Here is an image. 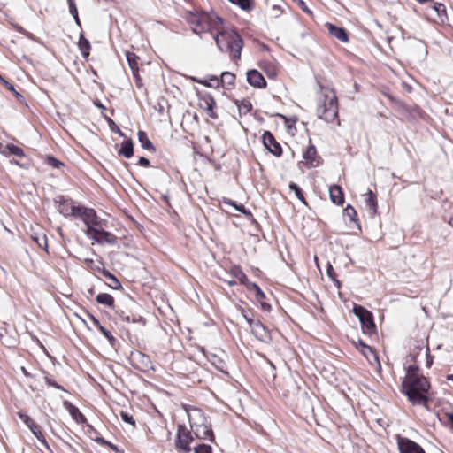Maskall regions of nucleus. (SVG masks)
Here are the masks:
<instances>
[{
    "label": "nucleus",
    "mask_w": 453,
    "mask_h": 453,
    "mask_svg": "<svg viewBox=\"0 0 453 453\" xmlns=\"http://www.w3.org/2000/svg\"><path fill=\"white\" fill-rule=\"evenodd\" d=\"M185 19L194 33L212 35L219 50L229 53L231 60L237 62L241 59L242 38L235 30L226 29L223 19L216 13L195 10L188 12Z\"/></svg>",
    "instance_id": "obj_1"
},
{
    "label": "nucleus",
    "mask_w": 453,
    "mask_h": 453,
    "mask_svg": "<svg viewBox=\"0 0 453 453\" xmlns=\"http://www.w3.org/2000/svg\"><path fill=\"white\" fill-rule=\"evenodd\" d=\"M430 382L417 365H410L402 382L401 392L412 405L428 406Z\"/></svg>",
    "instance_id": "obj_2"
},
{
    "label": "nucleus",
    "mask_w": 453,
    "mask_h": 453,
    "mask_svg": "<svg viewBox=\"0 0 453 453\" xmlns=\"http://www.w3.org/2000/svg\"><path fill=\"white\" fill-rule=\"evenodd\" d=\"M320 96L316 107L317 117L326 123L341 125L339 118V101L333 88L320 85Z\"/></svg>",
    "instance_id": "obj_3"
},
{
    "label": "nucleus",
    "mask_w": 453,
    "mask_h": 453,
    "mask_svg": "<svg viewBox=\"0 0 453 453\" xmlns=\"http://www.w3.org/2000/svg\"><path fill=\"white\" fill-rule=\"evenodd\" d=\"M56 203H58V210L65 217L81 218L87 207L76 205L75 202L71 198H66L64 196H58Z\"/></svg>",
    "instance_id": "obj_4"
},
{
    "label": "nucleus",
    "mask_w": 453,
    "mask_h": 453,
    "mask_svg": "<svg viewBox=\"0 0 453 453\" xmlns=\"http://www.w3.org/2000/svg\"><path fill=\"white\" fill-rule=\"evenodd\" d=\"M353 312L359 319L364 334L372 335L377 333L373 315L370 311L361 305H355Z\"/></svg>",
    "instance_id": "obj_5"
},
{
    "label": "nucleus",
    "mask_w": 453,
    "mask_h": 453,
    "mask_svg": "<svg viewBox=\"0 0 453 453\" xmlns=\"http://www.w3.org/2000/svg\"><path fill=\"white\" fill-rule=\"evenodd\" d=\"M323 164L322 157L319 155L316 146L312 143V140H309V145L303 151V160L299 162V165H304L306 168H316Z\"/></svg>",
    "instance_id": "obj_6"
},
{
    "label": "nucleus",
    "mask_w": 453,
    "mask_h": 453,
    "mask_svg": "<svg viewBox=\"0 0 453 453\" xmlns=\"http://www.w3.org/2000/svg\"><path fill=\"white\" fill-rule=\"evenodd\" d=\"M81 220L87 226V229L85 231L86 235L90 234V231L94 229H100L102 228L106 221L101 219L96 211L92 208H87L86 211H84L83 214L81 215Z\"/></svg>",
    "instance_id": "obj_7"
},
{
    "label": "nucleus",
    "mask_w": 453,
    "mask_h": 453,
    "mask_svg": "<svg viewBox=\"0 0 453 453\" xmlns=\"http://www.w3.org/2000/svg\"><path fill=\"white\" fill-rule=\"evenodd\" d=\"M19 418L26 424V426L30 429L32 434L37 438V440L46 448L50 449V446L46 441L45 435L42 431V427L38 425L30 416L27 414L19 411Z\"/></svg>",
    "instance_id": "obj_8"
},
{
    "label": "nucleus",
    "mask_w": 453,
    "mask_h": 453,
    "mask_svg": "<svg viewBox=\"0 0 453 453\" xmlns=\"http://www.w3.org/2000/svg\"><path fill=\"white\" fill-rule=\"evenodd\" d=\"M192 434V431L188 430L183 426H180L178 427L175 440L176 449L181 450L184 453H189L191 451L190 444L194 440Z\"/></svg>",
    "instance_id": "obj_9"
},
{
    "label": "nucleus",
    "mask_w": 453,
    "mask_h": 453,
    "mask_svg": "<svg viewBox=\"0 0 453 453\" xmlns=\"http://www.w3.org/2000/svg\"><path fill=\"white\" fill-rule=\"evenodd\" d=\"M262 142L265 148L276 157H280L283 154V149L280 143L276 140L270 131H264L262 134Z\"/></svg>",
    "instance_id": "obj_10"
},
{
    "label": "nucleus",
    "mask_w": 453,
    "mask_h": 453,
    "mask_svg": "<svg viewBox=\"0 0 453 453\" xmlns=\"http://www.w3.org/2000/svg\"><path fill=\"white\" fill-rule=\"evenodd\" d=\"M88 237L99 244L114 245L118 242V237L111 232L105 231L104 226L100 229H92Z\"/></svg>",
    "instance_id": "obj_11"
},
{
    "label": "nucleus",
    "mask_w": 453,
    "mask_h": 453,
    "mask_svg": "<svg viewBox=\"0 0 453 453\" xmlns=\"http://www.w3.org/2000/svg\"><path fill=\"white\" fill-rule=\"evenodd\" d=\"M396 440L400 453H426L420 445L409 438L397 436Z\"/></svg>",
    "instance_id": "obj_12"
},
{
    "label": "nucleus",
    "mask_w": 453,
    "mask_h": 453,
    "mask_svg": "<svg viewBox=\"0 0 453 453\" xmlns=\"http://www.w3.org/2000/svg\"><path fill=\"white\" fill-rule=\"evenodd\" d=\"M191 431L196 436V438L199 440H209L211 441H214V434L210 426L207 424L202 423H192L190 425Z\"/></svg>",
    "instance_id": "obj_13"
},
{
    "label": "nucleus",
    "mask_w": 453,
    "mask_h": 453,
    "mask_svg": "<svg viewBox=\"0 0 453 453\" xmlns=\"http://www.w3.org/2000/svg\"><path fill=\"white\" fill-rule=\"evenodd\" d=\"M126 57H127V60L128 62V65H129V67L132 71L133 76L134 78L136 87H138V88L142 87V79L139 73L140 58L134 52H130V51L126 52Z\"/></svg>",
    "instance_id": "obj_14"
},
{
    "label": "nucleus",
    "mask_w": 453,
    "mask_h": 453,
    "mask_svg": "<svg viewBox=\"0 0 453 453\" xmlns=\"http://www.w3.org/2000/svg\"><path fill=\"white\" fill-rule=\"evenodd\" d=\"M199 105L203 109L209 117L211 119H218V114L215 111L216 101L211 94H203L199 97Z\"/></svg>",
    "instance_id": "obj_15"
},
{
    "label": "nucleus",
    "mask_w": 453,
    "mask_h": 453,
    "mask_svg": "<svg viewBox=\"0 0 453 453\" xmlns=\"http://www.w3.org/2000/svg\"><path fill=\"white\" fill-rule=\"evenodd\" d=\"M258 67L269 79H275L279 73L278 63L272 58H265L259 61Z\"/></svg>",
    "instance_id": "obj_16"
},
{
    "label": "nucleus",
    "mask_w": 453,
    "mask_h": 453,
    "mask_svg": "<svg viewBox=\"0 0 453 453\" xmlns=\"http://www.w3.org/2000/svg\"><path fill=\"white\" fill-rule=\"evenodd\" d=\"M248 83L257 88H266V81L264 76L256 69H252L247 72Z\"/></svg>",
    "instance_id": "obj_17"
},
{
    "label": "nucleus",
    "mask_w": 453,
    "mask_h": 453,
    "mask_svg": "<svg viewBox=\"0 0 453 453\" xmlns=\"http://www.w3.org/2000/svg\"><path fill=\"white\" fill-rule=\"evenodd\" d=\"M358 344L360 346V348H358L360 352L366 357L368 362L372 365H377L380 366V363L377 352L361 340H359Z\"/></svg>",
    "instance_id": "obj_18"
},
{
    "label": "nucleus",
    "mask_w": 453,
    "mask_h": 453,
    "mask_svg": "<svg viewBox=\"0 0 453 453\" xmlns=\"http://www.w3.org/2000/svg\"><path fill=\"white\" fill-rule=\"evenodd\" d=\"M252 334L257 339L262 342H267L270 340V333L267 328L259 321L256 320L250 326Z\"/></svg>",
    "instance_id": "obj_19"
},
{
    "label": "nucleus",
    "mask_w": 453,
    "mask_h": 453,
    "mask_svg": "<svg viewBox=\"0 0 453 453\" xmlns=\"http://www.w3.org/2000/svg\"><path fill=\"white\" fill-rule=\"evenodd\" d=\"M0 154L5 157H9L11 155L16 156L18 157H25L24 150L20 147L12 143L4 144L0 142Z\"/></svg>",
    "instance_id": "obj_20"
},
{
    "label": "nucleus",
    "mask_w": 453,
    "mask_h": 453,
    "mask_svg": "<svg viewBox=\"0 0 453 453\" xmlns=\"http://www.w3.org/2000/svg\"><path fill=\"white\" fill-rule=\"evenodd\" d=\"M326 27L330 35L337 38L342 42H348L349 37L348 32L343 27H337L331 23H326Z\"/></svg>",
    "instance_id": "obj_21"
},
{
    "label": "nucleus",
    "mask_w": 453,
    "mask_h": 453,
    "mask_svg": "<svg viewBox=\"0 0 453 453\" xmlns=\"http://www.w3.org/2000/svg\"><path fill=\"white\" fill-rule=\"evenodd\" d=\"M329 196L333 203L342 206L345 202L343 190L339 185H332L329 188Z\"/></svg>",
    "instance_id": "obj_22"
},
{
    "label": "nucleus",
    "mask_w": 453,
    "mask_h": 453,
    "mask_svg": "<svg viewBox=\"0 0 453 453\" xmlns=\"http://www.w3.org/2000/svg\"><path fill=\"white\" fill-rule=\"evenodd\" d=\"M65 408L68 411L71 417L78 423L84 424L87 422L86 417L80 411L79 408L68 401L64 402Z\"/></svg>",
    "instance_id": "obj_23"
},
{
    "label": "nucleus",
    "mask_w": 453,
    "mask_h": 453,
    "mask_svg": "<svg viewBox=\"0 0 453 453\" xmlns=\"http://www.w3.org/2000/svg\"><path fill=\"white\" fill-rule=\"evenodd\" d=\"M228 272L230 275L238 280L240 284L245 286L249 282V279L245 273L242 271L241 265H233L230 266Z\"/></svg>",
    "instance_id": "obj_24"
},
{
    "label": "nucleus",
    "mask_w": 453,
    "mask_h": 453,
    "mask_svg": "<svg viewBox=\"0 0 453 453\" xmlns=\"http://www.w3.org/2000/svg\"><path fill=\"white\" fill-rule=\"evenodd\" d=\"M236 76L231 72H223L220 75L221 87L225 89H232L235 85Z\"/></svg>",
    "instance_id": "obj_25"
},
{
    "label": "nucleus",
    "mask_w": 453,
    "mask_h": 453,
    "mask_svg": "<svg viewBox=\"0 0 453 453\" xmlns=\"http://www.w3.org/2000/svg\"><path fill=\"white\" fill-rule=\"evenodd\" d=\"M119 156L130 158L134 155V142L132 139H126L121 142L120 149L118 151Z\"/></svg>",
    "instance_id": "obj_26"
},
{
    "label": "nucleus",
    "mask_w": 453,
    "mask_h": 453,
    "mask_svg": "<svg viewBox=\"0 0 453 453\" xmlns=\"http://www.w3.org/2000/svg\"><path fill=\"white\" fill-rule=\"evenodd\" d=\"M78 48L81 53V56L88 59L90 54L91 44L89 41L85 37L84 33H81L79 36Z\"/></svg>",
    "instance_id": "obj_27"
},
{
    "label": "nucleus",
    "mask_w": 453,
    "mask_h": 453,
    "mask_svg": "<svg viewBox=\"0 0 453 453\" xmlns=\"http://www.w3.org/2000/svg\"><path fill=\"white\" fill-rule=\"evenodd\" d=\"M234 5L238 6L240 9L246 12H252L256 7L255 0H227Z\"/></svg>",
    "instance_id": "obj_28"
},
{
    "label": "nucleus",
    "mask_w": 453,
    "mask_h": 453,
    "mask_svg": "<svg viewBox=\"0 0 453 453\" xmlns=\"http://www.w3.org/2000/svg\"><path fill=\"white\" fill-rule=\"evenodd\" d=\"M138 140L142 145V147L149 151L155 152L156 148L149 139L145 131L139 130L137 133Z\"/></svg>",
    "instance_id": "obj_29"
},
{
    "label": "nucleus",
    "mask_w": 453,
    "mask_h": 453,
    "mask_svg": "<svg viewBox=\"0 0 453 453\" xmlns=\"http://www.w3.org/2000/svg\"><path fill=\"white\" fill-rule=\"evenodd\" d=\"M431 8L434 11L436 18L441 22H444L447 19L446 6L443 4L434 1L431 4Z\"/></svg>",
    "instance_id": "obj_30"
},
{
    "label": "nucleus",
    "mask_w": 453,
    "mask_h": 453,
    "mask_svg": "<svg viewBox=\"0 0 453 453\" xmlns=\"http://www.w3.org/2000/svg\"><path fill=\"white\" fill-rule=\"evenodd\" d=\"M365 203L372 214H375L378 208L377 196L372 190H368L365 194Z\"/></svg>",
    "instance_id": "obj_31"
},
{
    "label": "nucleus",
    "mask_w": 453,
    "mask_h": 453,
    "mask_svg": "<svg viewBox=\"0 0 453 453\" xmlns=\"http://www.w3.org/2000/svg\"><path fill=\"white\" fill-rule=\"evenodd\" d=\"M96 301L100 303L104 304L109 308H114L115 305V300L113 296L107 293H100L96 296Z\"/></svg>",
    "instance_id": "obj_32"
},
{
    "label": "nucleus",
    "mask_w": 453,
    "mask_h": 453,
    "mask_svg": "<svg viewBox=\"0 0 453 453\" xmlns=\"http://www.w3.org/2000/svg\"><path fill=\"white\" fill-rule=\"evenodd\" d=\"M235 104L240 115H246L252 110V104L249 99L236 100Z\"/></svg>",
    "instance_id": "obj_33"
},
{
    "label": "nucleus",
    "mask_w": 453,
    "mask_h": 453,
    "mask_svg": "<svg viewBox=\"0 0 453 453\" xmlns=\"http://www.w3.org/2000/svg\"><path fill=\"white\" fill-rule=\"evenodd\" d=\"M102 275L107 278L111 282L108 284L112 289H119L121 283L119 280L107 269L102 270Z\"/></svg>",
    "instance_id": "obj_34"
},
{
    "label": "nucleus",
    "mask_w": 453,
    "mask_h": 453,
    "mask_svg": "<svg viewBox=\"0 0 453 453\" xmlns=\"http://www.w3.org/2000/svg\"><path fill=\"white\" fill-rule=\"evenodd\" d=\"M0 81L4 88L11 91L19 102L23 103L25 101L24 96L15 89L14 86L11 82L4 80L2 76H0Z\"/></svg>",
    "instance_id": "obj_35"
},
{
    "label": "nucleus",
    "mask_w": 453,
    "mask_h": 453,
    "mask_svg": "<svg viewBox=\"0 0 453 453\" xmlns=\"http://www.w3.org/2000/svg\"><path fill=\"white\" fill-rule=\"evenodd\" d=\"M238 310L241 312V314L242 315V317L245 319V320L247 321L249 326H250L253 322L256 321L254 319V310L252 308L239 307Z\"/></svg>",
    "instance_id": "obj_36"
},
{
    "label": "nucleus",
    "mask_w": 453,
    "mask_h": 453,
    "mask_svg": "<svg viewBox=\"0 0 453 453\" xmlns=\"http://www.w3.org/2000/svg\"><path fill=\"white\" fill-rule=\"evenodd\" d=\"M343 214H344V216L349 218L351 222H353V223L358 222L357 212L352 205L348 204L345 207V209L343 210Z\"/></svg>",
    "instance_id": "obj_37"
},
{
    "label": "nucleus",
    "mask_w": 453,
    "mask_h": 453,
    "mask_svg": "<svg viewBox=\"0 0 453 453\" xmlns=\"http://www.w3.org/2000/svg\"><path fill=\"white\" fill-rule=\"evenodd\" d=\"M289 188L294 191L296 196L305 205V206H309V203L307 202V200L305 199L304 196H303V190L301 189V188L294 183V182H291L289 184Z\"/></svg>",
    "instance_id": "obj_38"
},
{
    "label": "nucleus",
    "mask_w": 453,
    "mask_h": 453,
    "mask_svg": "<svg viewBox=\"0 0 453 453\" xmlns=\"http://www.w3.org/2000/svg\"><path fill=\"white\" fill-rule=\"evenodd\" d=\"M85 265L88 270H90L93 273H101L102 270H104V267H102V263L96 264L93 259H86Z\"/></svg>",
    "instance_id": "obj_39"
},
{
    "label": "nucleus",
    "mask_w": 453,
    "mask_h": 453,
    "mask_svg": "<svg viewBox=\"0 0 453 453\" xmlns=\"http://www.w3.org/2000/svg\"><path fill=\"white\" fill-rule=\"evenodd\" d=\"M209 361L219 371L225 372V369L226 368V365L223 359L219 357L216 355H211V357L209 358Z\"/></svg>",
    "instance_id": "obj_40"
},
{
    "label": "nucleus",
    "mask_w": 453,
    "mask_h": 453,
    "mask_svg": "<svg viewBox=\"0 0 453 453\" xmlns=\"http://www.w3.org/2000/svg\"><path fill=\"white\" fill-rule=\"evenodd\" d=\"M439 419L443 426H448L453 431V413L444 412L440 416Z\"/></svg>",
    "instance_id": "obj_41"
},
{
    "label": "nucleus",
    "mask_w": 453,
    "mask_h": 453,
    "mask_svg": "<svg viewBox=\"0 0 453 453\" xmlns=\"http://www.w3.org/2000/svg\"><path fill=\"white\" fill-rule=\"evenodd\" d=\"M69 7V12L71 15L73 17L75 22L81 26V21L78 14V9L76 6L75 0H66Z\"/></svg>",
    "instance_id": "obj_42"
},
{
    "label": "nucleus",
    "mask_w": 453,
    "mask_h": 453,
    "mask_svg": "<svg viewBox=\"0 0 453 453\" xmlns=\"http://www.w3.org/2000/svg\"><path fill=\"white\" fill-rule=\"evenodd\" d=\"M255 298L260 303L262 311H270L272 310L271 304L265 301L266 296L264 292L259 293L257 296H255Z\"/></svg>",
    "instance_id": "obj_43"
},
{
    "label": "nucleus",
    "mask_w": 453,
    "mask_h": 453,
    "mask_svg": "<svg viewBox=\"0 0 453 453\" xmlns=\"http://www.w3.org/2000/svg\"><path fill=\"white\" fill-rule=\"evenodd\" d=\"M210 81H211V83H209L207 81H200L199 82L205 87L218 88V87L221 86L220 78H219L216 75L210 76Z\"/></svg>",
    "instance_id": "obj_44"
},
{
    "label": "nucleus",
    "mask_w": 453,
    "mask_h": 453,
    "mask_svg": "<svg viewBox=\"0 0 453 453\" xmlns=\"http://www.w3.org/2000/svg\"><path fill=\"white\" fill-rule=\"evenodd\" d=\"M284 12V9L279 4H273L271 7L270 17L272 19H277L280 17Z\"/></svg>",
    "instance_id": "obj_45"
},
{
    "label": "nucleus",
    "mask_w": 453,
    "mask_h": 453,
    "mask_svg": "<svg viewBox=\"0 0 453 453\" xmlns=\"http://www.w3.org/2000/svg\"><path fill=\"white\" fill-rule=\"evenodd\" d=\"M46 163L50 166H51L53 168H57V169H58L64 165V164L61 161H59L58 159H57L56 157H54L52 156H48L46 157Z\"/></svg>",
    "instance_id": "obj_46"
},
{
    "label": "nucleus",
    "mask_w": 453,
    "mask_h": 453,
    "mask_svg": "<svg viewBox=\"0 0 453 453\" xmlns=\"http://www.w3.org/2000/svg\"><path fill=\"white\" fill-rule=\"evenodd\" d=\"M99 331L109 341V342L113 346L115 344L116 339L112 335L110 330L106 329L104 326H100Z\"/></svg>",
    "instance_id": "obj_47"
},
{
    "label": "nucleus",
    "mask_w": 453,
    "mask_h": 453,
    "mask_svg": "<svg viewBox=\"0 0 453 453\" xmlns=\"http://www.w3.org/2000/svg\"><path fill=\"white\" fill-rule=\"evenodd\" d=\"M195 453H212V449L210 445L202 443L194 448Z\"/></svg>",
    "instance_id": "obj_48"
},
{
    "label": "nucleus",
    "mask_w": 453,
    "mask_h": 453,
    "mask_svg": "<svg viewBox=\"0 0 453 453\" xmlns=\"http://www.w3.org/2000/svg\"><path fill=\"white\" fill-rule=\"evenodd\" d=\"M245 288L248 291H252L255 293V296H257L259 293L263 292V290L260 288V287L254 282H249L245 285Z\"/></svg>",
    "instance_id": "obj_49"
},
{
    "label": "nucleus",
    "mask_w": 453,
    "mask_h": 453,
    "mask_svg": "<svg viewBox=\"0 0 453 453\" xmlns=\"http://www.w3.org/2000/svg\"><path fill=\"white\" fill-rule=\"evenodd\" d=\"M120 417L124 422L128 423L132 426H135V420L134 417L128 412L121 411Z\"/></svg>",
    "instance_id": "obj_50"
},
{
    "label": "nucleus",
    "mask_w": 453,
    "mask_h": 453,
    "mask_svg": "<svg viewBox=\"0 0 453 453\" xmlns=\"http://www.w3.org/2000/svg\"><path fill=\"white\" fill-rule=\"evenodd\" d=\"M223 202L226 204L234 207L238 211L244 213V214L246 213V209H245L244 205H242V204L237 205V204H235L234 202H233L230 199H226V198H224Z\"/></svg>",
    "instance_id": "obj_51"
},
{
    "label": "nucleus",
    "mask_w": 453,
    "mask_h": 453,
    "mask_svg": "<svg viewBox=\"0 0 453 453\" xmlns=\"http://www.w3.org/2000/svg\"><path fill=\"white\" fill-rule=\"evenodd\" d=\"M44 380H45V382L47 383V385H49L50 387H54V388H58V389L65 391V389L62 386L58 384L50 376L46 375L44 377Z\"/></svg>",
    "instance_id": "obj_52"
},
{
    "label": "nucleus",
    "mask_w": 453,
    "mask_h": 453,
    "mask_svg": "<svg viewBox=\"0 0 453 453\" xmlns=\"http://www.w3.org/2000/svg\"><path fill=\"white\" fill-rule=\"evenodd\" d=\"M37 244L42 248L43 250H47L48 248V241L45 235L42 236V238L40 240L39 238H35Z\"/></svg>",
    "instance_id": "obj_53"
},
{
    "label": "nucleus",
    "mask_w": 453,
    "mask_h": 453,
    "mask_svg": "<svg viewBox=\"0 0 453 453\" xmlns=\"http://www.w3.org/2000/svg\"><path fill=\"white\" fill-rule=\"evenodd\" d=\"M138 165L142 167H150V162L148 158L141 157L138 160Z\"/></svg>",
    "instance_id": "obj_54"
},
{
    "label": "nucleus",
    "mask_w": 453,
    "mask_h": 453,
    "mask_svg": "<svg viewBox=\"0 0 453 453\" xmlns=\"http://www.w3.org/2000/svg\"><path fill=\"white\" fill-rule=\"evenodd\" d=\"M111 123V129L114 132H117L120 136H125L124 133L119 128V127L111 120L110 119Z\"/></svg>",
    "instance_id": "obj_55"
},
{
    "label": "nucleus",
    "mask_w": 453,
    "mask_h": 453,
    "mask_svg": "<svg viewBox=\"0 0 453 453\" xmlns=\"http://www.w3.org/2000/svg\"><path fill=\"white\" fill-rule=\"evenodd\" d=\"M298 4L304 12L311 14V11L307 7L303 0H298Z\"/></svg>",
    "instance_id": "obj_56"
},
{
    "label": "nucleus",
    "mask_w": 453,
    "mask_h": 453,
    "mask_svg": "<svg viewBox=\"0 0 453 453\" xmlns=\"http://www.w3.org/2000/svg\"><path fill=\"white\" fill-rule=\"evenodd\" d=\"M327 275L329 278H331L333 280H335V273L334 271V268L331 265H328V267H327Z\"/></svg>",
    "instance_id": "obj_57"
},
{
    "label": "nucleus",
    "mask_w": 453,
    "mask_h": 453,
    "mask_svg": "<svg viewBox=\"0 0 453 453\" xmlns=\"http://www.w3.org/2000/svg\"><path fill=\"white\" fill-rule=\"evenodd\" d=\"M89 319L98 330L100 329V326H103L100 321L95 316L89 315Z\"/></svg>",
    "instance_id": "obj_58"
},
{
    "label": "nucleus",
    "mask_w": 453,
    "mask_h": 453,
    "mask_svg": "<svg viewBox=\"0 0 453 453\" xmlns=\"http://www.w3.org/2000/svg\"><path fill=\"white\" fill-rule=\"evenodd\" d=\"M89 319L98 330L100 329V326H103L100 321L95 316L89 315Z\"/></svg>",
    "instance_id": "obj_59"
},
{
    "label": "nucleus",
    "mask_w": 453,
    "mask_h": 453,
    "mask_svg": "<svg viewBox=\"0 0 453 453\" xmlns=\"http://www.w3.org/2000/svg\"><path fill=\"white\" fill-rule=\"evenodd\" d=\"M20 370H21L22 373L24 374V376H26L27 378H32L33 377L32 374L24 366H22L20 368Z\"/></svg>",
    "instance_id": "obj_60"
},
{
    "label": "nucleus",
    "mask_w": 453,
    "mask_h": 453,
    "mask_svg": "<svg viewBox=\"0 0 453 453\" xmlns=\"http://www.w3.org/2000/svg\"><path fill=\"white\" fill-rule=\"evenodd\" d=\"M283 118L285 119V123H286L287 127L288 128L292 127V125H294L296 121L294 120V121H292V123H290V119H287L286 117H283Z\"/></svg>",
    "instance_id": "obj_61"
},
{
    "label": "nucleus",
    "mask_w": 453,
    "mask_h": 453,
    "mask_svg": "<svg viewBox=\"0 0 453 453\" xmlns=\"http://www.w3.org/2000/svg\"><path fill=\"white\" fill-rule=\"evenodd\" d=\"M447 222L451 227H453V212L449 215Z\"/></svg>",
    "instance_id": "obj_62"
},
{
    "label": "nucleus",
    "mask_w": 453,
    "mask_h": 453,
    "mask_svg": "<svg viewBox=\"0 0 453 453\" xmlns=\"http://www.w3.org/2000/svg\"><path fill=\"white\" fill-rule=\"evenodd\" d=\"M417 2H418L419 4H432L434 2V0H416Z\"/></svg>",
    "instance_id": "obj_63"
},
{
    "label": "nucleus",
    "mask_w": 453,
    "mask_h": 453,
    "mask_svg": "<svg viewBox=\"0 0 453 453\" xmlns=\"http://www.w3.org/2000/svg\"><path fill=\"white\" fill-rule=\"evenodd\" d=\"M226 283L230 287H234V286L236 285V281L235 280H227Z\"/></svg>",
    "instance_id": "obj_64"
}]
</instances>
